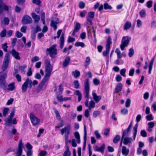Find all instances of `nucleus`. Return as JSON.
Listing matches in <instances>:
<instances>
[{"label":"nucleus","instance_id":"nucleus-1","mask_svg":"<svg viewBox=\"0 0 156 156\" xmlns=\"http://www.w3.org/2000/svg\"><path fill=\"white\" fill-rule=\"evenodd\" d=\"M84 94L85 98H87L84 104L87 107H88L89 109L90 110L92 108H94L95 103L93 101H91L89 102L88 105V99L89 98V93L90 91V85L89 80L86 79L84 82Z\"/></svg>","mask_w":156,"mask_h":156},{"label":"nucleus","instance_id":"nucleus-2","mask_svg":"<svg viewBox=\"0 0 156 156\" xmlns=\"http://www.w3.org/2000/svg\"><path fill=\"white\" fill-rule=\"evenodd\" d=\"M38 84V82L36 80H34L33 82L32 80L29 78H27L25 82L23 83L22 87V90L23 92H26L27 91V88L31 89L32 85L34 86Z\"/></svg>","mask_w":156,"mask_h":156},{"label":"nucleus","instance_id":"nucleus-3","mask_svg":"<svg viewBox=\"0 0 156 156\" xmlns=\"http://www.w3.org/2000/svg\"><path fill=\"white\" fill-rule=\"evenodd\" d=\"M71 129V126L70 124H67L66 126L64 128L60 129L61 133L63 135H64V138L65 141H66V143L67 144L68 142V139L69 138V135L70 134V132Z\"/></svg>","mask_w":156,"mask_h":156},{"label":"nucleus","instance_id":"nucleus-4","mask_svg":"<svg viewBox=\"0 0 156 156\" xmlns=\"http://www.w3.org/2000/svg\"><path fill=\"white\" fill-rule=\"evenodd\" d=\"M44 64L45 75L50 76L52 71L53 66L51 65L50 61L48 59H46L45 60Z\"/></svg>","mask_w":156,"mask_h":156},{"label":"nucleus","instance_id":"nucleus-5","mask_svg":"<svg viewBox=\"0 0 156 156\" xmlns=\"http://www.w3.org/2000/svg\"><path fill=\"white\" fill-rule=\"evenodd\" d=\"M57 45L55 44L49 48H47L46 51L48 52L47 54H49L50 57L52 58L55 57V55L57 54V50L56 48Z\"/></svg>","mask_w":156,"mask_h":156},{"label":"nucleus","instance_id":"nucleus-6","mask_svg":"<svg viewBox=\"0 0 156 156\" xmlns=\"http://www.w3.org/2000/svg\"><path fill=\"white\" fill-rule=\"evenodd\" d=\"M7 77V73L2 72L0 73V87L5 89L7 86V83L5 79Z\"/></svg>","mask_w":156,"mask_h":156},{"label":"nucleus","instance_id":"nucleus-7","mask_svg":"<svg viewBox=\"0 0 156 156\" xmlns=\"http://www.w3.org/2000/svg\"><path fill=\"white\" fill-rule=\"evenodd\" d=\"M10 59V57L9 54L8 53H6L4 57L3 63L2 67V71L1 72H2L3 73H5V72H7V71H5L8 67Z\"/></svg>","mask_w":156,"mask_h":156},{"label":"nucleus","instance_id":"nucleus-8","mask_svg":"<svg viewBox=\"0 0 156 156\" xmlns=\"http://www.w3.org/2000/svg\"><path fill=\"white\" fill-rule=\"evenodd\" d=\"M131 39L130 37L128 36L123 37L121 41V44L120 45L121 49L122 51L124 49L125 47L128 46Z\"/></svg>","mask_w":156,"mask_h":156},{"label":"nucleus","instance_id":"nucleus-9","mask_svg":"<svg viewBox=\"0 0 156 156\" xmlns=\"http://www.w3.org/2000/svg\"><path fill=\"white\" fill-rule=\"evenodd\" d=\"M8 7L2 2V0H0V19H1L3 16L2 13L3 10L8 11Z\"/></svg>","mask_w":156,"mask_h":156},{"label":"nucleus","instance_id":"nucleus-10","mask_svg":"<svg viewBox=\"0 0 156 156\" xmlns=\"http://www.w3.org/2000/svg\"><path fill=\"white\" fill-rule=\"evenodd\" d=\"M50 76L45 75L44 78L39 84L38 86V89H41L43 86L45 84H47V82L49 80Z\"/></svg>","mask_w":156,"mask_h":156},{"label":"nucleus","instance_id":"nucleus-11","mask_svg":"<svg viewBox=\"0 0 156 156\" xmlns=\"http://www.w3.org/2000/svg\"><path fill=\"white\" fill-rule=\"evenodd\" d=\"M24 147L23 144L22 143V139H20L18 144V148L17 152L16 154V156H21L23 151V148Z\"/></svg>","mask_w":156,"mask_h":156},{"label":"nucleus","instance_id":"nucleus-12","mask_svg":"<svg viewBox=\"0 0 156 156\" xmlns=\"http://www.w3.org/2000/svg\"><path fill=\"white\" fill-rule=\"evenodd\" d=\"M59 22V20L58 19L53 17L51 18L50 26L53 27L55 30H56L57 28V24Z\"/></svg>","mask_w":156,"mask_h":156},{"label":"nucleus","instance_id":"nucleus-13","mask_svg":"<svg viewBox=\"0 0 156 156\" xmlns=\"http://www.w3.org/2000/svg\"><path fill=\"white\" fill-rule=\"evenodd\" d=\"M31 17L27 15L23 16L22 20V22L23 24H30L32 22Z\"/></svg>","mask_w":156,"mask_h":156},{"label":"nucleus","instance_id":"nucleus-14","mask_svg":"<svg viewBox=\"0 0 156 156\" xmlns=\"http://www.w3.org/2000/svg\"><path fill=\"white\" fill-rule=\"evenodd\" d=\"M30 118L33 125L35 126L37 125L40 122V120L34 115L32 113L30 115Z\"/></svg>","mask_w":156,"mask_h":156},{"label":"nucleus","instance_id":"nucleus-15","mask_svg":"<svg viewBox=\"0 0 156 156\" xmlns=\"http://www.w3.org/2000/svg\"><path fill=\"white\" fill-rule=\"evenodd\" d=\"M133 141V139L130 137H126L123 139V143L125 145L131 144Z\"/></svg>","mask_w":156,"mask_h":156},{"label":"nucleus","instance_id":"nucleus-16","mask_svg":"<svg viewBox=\"0 0 156 156\" xmlns=\"http://www.w3.org/2000/svg\"><path fill=\"white\" fill-rule=\"evenodd\" d=\"M81 28L80 24L78 23H76L74 26V29L72 34V35L73 36L75 35V33L77 32Z\"/></svg>","mask_w":156,"mask_h":156},{"label":"nucleus","instance_id":"nucleus-17","mask_svg":"<svg viewBox=\"0 0 156 156\" xmlns=\"http://www.w3.org/2000/svg\"><path fill=\"white\" fill-rule=\"evenodd\" d=\"M12 55L16 59L20 60V57L19 56V53L16 51L14 49H13L11 52Z\"/></svg>","mask_w":156,"mask_h":156},{"label":"nucleus","instance_id":"nucleus-18","mask_svg":"<svg viewBox=\"0 0 156 156\" xmlns=\"http://www.w3.org/2000/svg\"><path fill=\"white\" fill-rule=\"evenodd\" d=\"M31 16L34 20V22L35 23L38 22L40 19V16L37 15L34 12H32L31 13Z\"/></svg>","mask_w":156,"mask_h":156},{"label":"nucleus","instance_id":"nucleus-19","mask_svg":"<svg viewBox=\"0 0 156 156\" xmlns=\"http://www.w3.org/2000/svg\"><path fill=\"white\" fill-rule=\"evenodd\" d=\"M122 84L121 83L117 84L115 88V92L116 93H119L122 89Z\"/></svg>","mask_w":156,"mask_h":156},{"label":"nucleus","instance_id":"nucleus-20","mask_svg":"<svg viewBox=\"0 0 156 156\" xmlns=\"http://www.w3.org/2000/svg\"><path fill=\"white\" fill-rule=\"evenodd\" d=\"M105 147V144H103L100 147H99L98 146H96L95 147V151L101 152V153H103Z\"/></svg>","mask_w":156,"mask_h":156},{"label":"nucleus","instance_id":"nucleus-21","mask_svg":"<svg viewBox=\"0 0 156 156\" xmlns=\"http://www.w3.org/2000/svg\"><path fill=\"white\" fill-rule=\"evenodd\" d=\"M60 46L61 48L62 49L64 46V34L62 33L60 39Z\"/></svg>","mask_w":156,"mask_h":156},{"label":"nucleus","instance_id":"nucleus-22","mask_svg":"<svg viewBox=\"0 0 156 156\" xmlns=\"http://www.w3.org/2000/svg\"><path fill=\"white\" fill-rule=\"evenodd\" d=\"M129 152V150L127 149L126 147L125 146H123L122 150V154L125 156H127Z\"/></svg>","mask_w":156,"mask_h":156},{"label":"nucleus","instance_id":"nucleus-23","mask_svg":"<svg viewBox=\"0 0 156 156\" xmlns=\"http://www.w3.org/2000/svg\"><path fill=\"white\" fill-rule=\"evenodd\" d=\"M92 95L94 99L96 102H98L101 99V96H97L95 92L92 93Z\"/></svg>","mask_w":156,"mask_h":156},{"label":"nucleus","instance_id":"nucleus-24","mask_svg":"<svg viewBox=\"0 0 156 156\" xmlns=\"http://www.w3.org/2000/svg\"><path fill=\"white\" fill-rule=\"evenodd\" d=\"M130 130L128 129L127 128L125 129L122 133V135L121 137L123 139L124 137H127V136H129L130 132Z\"/></svg>","mask_w":156,"mask_h":156},{"label":"nucleus","instance_id":"nucleus-25","mask_svg":"<svg viewBox=\"0 0 156 156\" xmlns=\"http://www.w3.org/2000/svg\"><path fill=\"white\" fill-rule=\"evenodd\" d=\"M74 95L78 96V101L80 102L82 99V94L79 90H76L74 93Z\"/></svg>","mask_w":156,"mask_h":156},{"label":"nucleus","instance_id":"nucleus-26","mask_svg":"<svg viewBox=\"0 0 156 156\" xmlns=\"http://www.w3.org/2000/svg\"><path fill=\"white\" fill-rule=\"evenodd\" d=\"M138 126V123H137L136 124V125L134 126L133 128V130L134 131V133H133L134 140H135L136 135L137 131Z\"/></svg>","mask_w":156,"mask_h":156},{"label":"nucleus","instance_id":"nucleus-27","mask_svg":"<svg viewBox=\"0 0 156 156\" xmlns=\"http://www.w3.org/2000/svg\"><path fill=\"white\" fill-rule=\"evenodd\" d=\"M70 60L69 57L67 56L65 59L64 61L63 62V65L64 67H66L69 64Z\"/></svg>","mask_w":156,"mask_h":156},{"label":"nucleus","instance_id":"nucleus-28","mask_svg":"<svg viewBox=\"0 0 156 156\" xmlns=\"http://www.w3.org/2000/svg\"><path fill=\"white\" fill-rule=\"evenodd\" d=\"M66 150L64 153L63 154V156H70L71 155V152L69 151V147L68 145H67L66 146Z\"/></svg>","mask_w":156,"mask_h":156},{"label":"nucleus","instance_id":"nucleus-29","mask_svg":"<svg viewBox=\"0 0 156 156\" xmlns=\"http://www.w3.org/2000/svg\"><path fill=\"white\" fill-rule=\"evenodd\" d=\"M154 58H153L152 60L150 61L149 64V71L148 73L149 74H151V71L152 68V66L153 64Z\"/></svg>","mask_w":156,"mask_h":156},{"label":"nucleus","instance_id":"nucleus-30","mask_svg":"<svg viewBox=\"0 0 156 156\" xmlns=\"http://www.w3.org/2000/svg\"><path fill=\"white\" fill-rule=\"evenodd\" d=\"M131 26V23L129 21H126L124 25V29L125 30H127L129 29Z\"/></svg>","mask_w":156,"mask_h":156},{"label":"nucleus","instance_id":"nucleus-31","mask_svg":"<svg viewBox=\"0 0 156 156\" xmlns=\"http://www.w3.org/2000/svg\"><path fill=\"white\" fill-rule=\"evenodd\" d=\"M8 88L7 90H9L12 91L14 90L15 87V83L14 82H12L11 83H9L8 86Z\"/></svg>","mask_w":156,"mask_h":156},{"label":"nucleus","instance_id":"nucleus-32","mask_svg":"<svg viewBox=\"0 0 156 156\" xmlns=\"http://www.w3.org/2000/svg\"><path fill=\"white\" fill-rule=\"evenodd\" d=\"M6 125L9 126H11L12 123V119L8 117L5 120Z\"/></svg>","mask_w":156,"mask_h":156},{"label":"nucleus","instance_id":"nucleus-33","mask_svg":"<svg viewBox=\"0 0 156 156\" xmlns=\"http://www.w3.org/2000/svg\"><path fill=\"white\" fill-rule=\"evenodd\" d=\"M84 142L83 143V145L86 146V140H87V129L86 128V126L85 125L84 126Z\"/></svg>","mask_w":156,"mask_h":156},{"label":"nucleus","instance_id":"nucleus-34","mask_svg":"<svg viewBox=\"0 0 156 156\" xmlns=\"http://www.w3.org/2000/svg\"><path fill=\"white\" fill-rule=\"evenodd\" d=\"M120 139V136L117 135L113 139V142L115 144H117Z\"/></svg>","mask_w":156,"mask_h":156},{"label":"nucleus","instance_id":"nucleus-35","mask_svg":"<svg viewBox=\"0 0 156 156\" xmlns=\"http://www.w3.org/2000/svg\"><path fill=\"white\" fill-rule=\"evenodd\" d=\"M72 74L73 75L75 78H76L80 76V73L78 70H76L72 72Z\"/></svg>","mask_w":156,"mask_h":156},{"label":"nucleus","instance_id":"nucleus-36","mask_svg":"<svg viewBox=\"0 0 156 156\" xmlns=\"http://www.w3.org/2000/svg\"><path fill=\"white\" fill-rule=\"evenodd\" d=\"M111 38L110 36L108 37L107 41V44L106 45V47L110 48V44L112 43Z\"/></svg>","mask_w":156,"mask_h":156},{"label":"nucleus","instance_id":"nucleus-37","mask_svg":"<svg viewBox=\"0 0 156 156\" xmlns=\"http://www.w3.org/2000/svg\"><path fill=\"white\" fill-rule=\"evenodd\" d=\"M75 45L76 47L81 46L82 47H84L85 46V44L83 43L79 42H76Z\"/></svg>","mask_w":156,"mask_h":156},{"label":"nucleus","instance_id":"nucleus-38","mask_svg":"<svg viewBox=\"0 0 156 156\" xmlns=\"http://www.w3.org/2000/svg\"><path fill=\"white\" fill-rule=\"evenodd\" d=\"M74 87L76 89H78L80 87V83L77 80H75L73 82Z\"/></svg>","mask_w":156,"mask_h":156},{"label":"nucleus","instance_id":"nucleus-39","mask_svg":"<svg viewBox=\"0 0 156 156\" xmlns=\"http://www.w3.org/2000/svg\"><path fill=\"white\" fill-rule=\"evenodd\" d=\"M101 114V112L98 111H94L93 113V116L94 118H96Z\"/></svg>","mask_w":156,"mask_h":156},{"label":"nucleus","instance_id":"nucleus-40","mask_svg":"<svg viewBox=\"0 0 156 156\" xmlns=\"http://www.w3.org/2000/svg\"><path fill=\"white\" fill-rule=\"evenodd\" d=\"M106 51H104L103 52V55L105 56H107L109 53L110 48L106 47Z\"/></svg>","mask_w":156,"mask_h":156},{"label":"nucleus","instance_id":"nucleus-41","mask_svg":"<svg viewBox=\"0 0 156 156\" xmlns=\"http://www.w3.org/2000/svg\"><path fill=\"white\" fill-rule=\"evenodd\" d=\"M126 72V69L125 68L122 69L120 70V74L124 77H125L126 76L125 73Z\"/></svg>","mask_w":156,"mask_h":156},{"label":"nucleus","instance_id":"nucleus-42","mask_svg":"<svg viewBox=\"0 0 156 156\" xmlns=\"http://www.w3.org/2000/svg\"><path fill=\"white\" fill-rule=\"evenodd\" d=\"M63 121L62 120L61 122L58 123V125L55 127V128L56 129H58L63 127Z\"/></svg>","mask_w":156,"mask_h":156},{"label":"nucleus","instance_id":"nucleus-43","mask_svg":"<svg viewBox=\"0 0 156 156\" xmlns=\"http://www.w3.org/2000/svg\"><path fill=\"white\" fill-rule=\"evenodd\" d=\"M140 14L141 17H144L146 16L145 11L144 9L141 10L140 12Z\"/></svg>","mask_w":156,"mask_h":156},{"label":"nucleus","instance_id":"nucleus-44","mask_svg":"<svg viewBox=\"0 0 156 156\" xmlns=\"http://www.w3.org/2000/svg\"><path fill=\"white\" fill-rule=\"evenodd\" d=\"M104 8L105 9H111L112 8L111 6L109 5L108 3H105L104 5Z\"/></svg>","mask_w":156,"mask_h":156},{"label":"nucleus","instance_id":"nucleus-45","mask_svg":"<svg viewBox=\"0 0 156 156\" xmlns=\"http://www.w3.org/2000/svg\"><path fill=\"white\" fill-rule=\"evenodd\" d=\"M9 111V109L8 108H5L3 111V115L5 117Z\"/></svg>","mask_w":156,"mask_h":156},{"label":"nucleus","instance_id":"nucleus-46","mask_svg":"<svg viewBox=\"0 0 156 156\" xmlns=\"http://www.w3.org/2000/svg\"><path fill=\"white\" fill-rule=\"evenodd\" d=\"M27 67V66L25 65H24L22 66H20L19 67V69L21 70V73H24L25 72L24 69Z\"/></svg>","mask_w":156,"mask_h":156},{"label":"nucleus","instance_id":"nucleus-47","mask_svg":"<svg viewBox=\"0 0 156 156\" xmlns=\"http://www.w3.org/2000/svg\"><path fill=\"white\" fill-rule=\"evenodd\" d=\"M36 33L33 31H32L31 37L34 41L35 39Z\"/></svg>","mask_w":156,"mask_h":156},{"label":"nucleus","instance_id":"nucleus-48","mask_svg":"<svg viewBox=\"0 0 156 156\" xmlns=\"http://www.w3.org/2000/svg\"><path fill=\"white\" fill-rule=\"evenodd\" d=\"M90 58L89 57H87L85 60V66L87 67L90 64Z\"/></svg>","mask_w":156,"mask_h":156},{"label":"nucleus","instance_id":"nucleus-49","mask_svg":"<svg viewBox=\"0 0 156 156\" xmlns=\"http://www.w3.org/2000/svg\"><path fill=\"white\" fill-rule=\"evenodd\" d=\"M134 54V51L133 48H130L129 49V57H131Z\"/></svg>","mask_w":156,"mask_h":156},{"label":"nucleus","instance_id":"nucleus-50","mask_svg":"<svg viewBox=\"0 0 156 156\" xmlns=\"http://www.w3.org/2000/svg\"><path fill=\"white\" fill-rule=\"evenodd\" d=\"M87 24L89 26H91L92 24V20L91 18L89 17L87 18Z\"/></svg>","mask_w":156,"mask_h":156},{"label":"nucleus","instance_id":"nucleus-51","mask_svg":"<svg viewBox=\"0 0 156 156\" xmlns=\"http://www.w3.org/2000/svg\"><path fill=\"white\" fill-rule=\"evenodd\" d=\"M85 6V3L83 2H80L79 4V7L80 9H83Z\"/></svg>","mask_w":156,"mask_h":156},{"label":"nucleus","instance_id":"nucleus-52","mask_svg":"<svg viewBox=\"0 0 156 156\" xmlns=\"http://www.w3.org/2000/svg\"><path fill=\"white\" fill-rule=\"evenodd\" d=\"M93 82L94 84L96 85H97L100 83L99 80L97 78L94 79Z\"/></svg>","mask_w":156,"mask_h":156},{"label":"nucleus","instance_id":"nucleus-53","mask_svg":"<svg viewBox=\"0 0 156 156\" xmlns=\"http://www.w3.org/2000/svg\"><path fill=\"white\" fill-rule=\"evenodd\" d=\"M131 103V100L130 99H128L126 100V107L128 108L129 107Z\"/></svg>","mask_w":156,"mask_h":156},{"label":"nucleus","instance_id":"nucleus-54","mask_svg":"<svg viewBox=\"0 0 156 156\" xmlns=\"http://www.w3.org/2000/svg\"><path fill=\"white\" fill-rule=\"evenodd\" d=\"M94 12H90L88 13V16L90 18L93 19L94 18Z\"/></svg>","mask_w":156,"mask_h":156},{"label":"nucleus","instance_id":"nucleus-55","mask_svg":"<svg viewBox=\"0 0 156 156\" xmlns=\"http://www.w3.org/2000/svg\"><path fill=\"white\" fill-rule=\"evenodd\" d=\"M152 0H149L147 2V6L148 8H151L152 6Z\"/></svg>","mask_w":156,"mask_h":156},{"label":"nucleus","instance_id":"nucleus-56","mask_svg":"<svg viewBox=\"0 0 156 156\" xmlns=\"http://www.w3.org/2000/svg\"><path fill=\"white\" fill-rule=\"evenodd\" d=\"M6 35V30L5 29H4L0 33V36L1 37H5Z\"/></svg>","mask_w":156,"mask_h":156},{"label":"nucleus","instance_id":"nucleus-57","mask_svg":"<svg viewBox=\"0 0 156 156\" xmlns=\"http://www.w3.org/2000/svg\"><path fill=\"white\" fill-rule=\"evenodd\" d=\"M141 135L143 137H146L147 136V134L145 130H142L140 132Z\"/></svg>","mask_w":156,"mask_h":156},{"label":"nucleus","instance_id":"nucleus-58","mask_svg":"<svg viewBox=\"0 0 156 156\" xmlns=\"http://www.w3.org/2000/svg\"><path fill=\"white\" fill-rule=\"evenodd\" d=\"M54 112L56 115V116L57 118L58 119H60L61 118V116L59 114L58 112L56 110H55Z\"/></svg>","mask_w":156,"mask_h":156},{"label":"nucleus","instance_id":"nucleus-59","mask_svg":"<svg viewBox=\"0 0 156 156\" xmlns=\"http://www.w3.org/2000/svg\"><path fill=\"white\" fill-rule=\"evenodd\" d=\"M94 134H95L97 138L98 139H100L101 137L100 134L99 133L98 130H96L94 132Z\"/></svg>","mask_w":156,"mask_h":156},{"label":"nucleus","instance_id":"nucleus-60","mask_svg":"<svg viewBox=\"0 0 156 156\" xmlns=\"http://www.w3.org/2000/svg\"><path fill=\"white\" fill-rule=\"evenodd\" d=\"M2 48L4 51L6 52L7 51V48L8 46H7V44L6 43H5L3 45Z\"/></svg>","mask_w":156,"mask_h":156},{"label":"nucleus","instance_id":"nucleus-61","mask_svg":"<svg viewBox=\"0 0 156 156\" xmlns=\"http://www.w3.org/2000/svg\"><path fill=\"white\" fill-rule=\"evenodd\" d=\"M110 128H109L105 129L104 134L105 136H107L110 132Z\"/></svg>","mask_w":156,"mask_h":156},{"label":"nucleus","instance_id":"nucleus-62","mask_svg":"<svg viewBox=\"0 0 156 156\" xmlns=\"http://www.w3.org/2000/svg\"><path fill=\"white\" fill-rule=\"evenodd\" d=\"M115 79L117 81L119 82L122 80V77L120 75H116Z\"/></svg>","mask_w":156,"mask_h":156},{"label":"nucleus","instance_id":"nucleus-63","mask_svg":"<svg viewBox=\"0 0 156 156\" xmlns=\"http://www.w3.org/2000/svg\"><path fill=\"white\" fill-rule=\"evenodd\" d=\"M147 119L148 121H151L153 120L152 115V114H149L146 116Z\"/></svg>","mask_w":156,"mask_h":156},{"label":"nucleus","instance_id":"nucleus-64","mask_svg":"<svg viewBox=\"0 0 156 156\" xmlns=\"http://www.w3.org/2000/svg\"><path fill=\"white\" fill-rule=\"evenodd\" d=\"M26 153L27 156H31L32 155V150H27Z\"/></svg>","mask_w":156,"mask_h":156}]
</instances>
